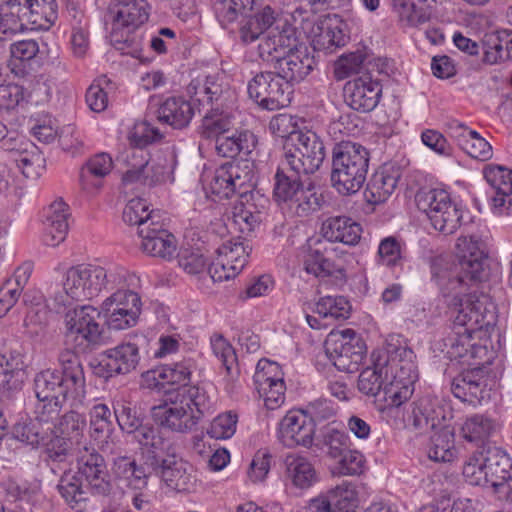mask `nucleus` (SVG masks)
<instances>
[{"label": "nucleus", "instance_id": "6e6d98bb", "mask_svg": "<svg viewBox=\"0 0 512 512\" xmlns=\"http://www.w3.org/2000/svg\"><path fill=\"white\" fill-rule=\"evenodd\" d=\"M111 411L105 404H97L91 410L90 428L91 435L95 440L102 444L106 440L118 441L115 437H111ZM101 449V445H99Z\"/></svg>", "mask_w": 512, "mask_h": 512}, {"label": "nucleus", "instance_id": "393cba45", "mask_svg": "<svg viewBox=\"0 0 512 512\" xmlns=\"http://www.w3.org/2000/svg\"><path fill=\"white\" fill-rule=\"evenodd\" d=\"M456 248L461 272L466 273L471 280L480 279L486 258L484 244L474 236H461Z\"/></svg>", "mask_w": 512, "mask_h": 512}, {"label": "nucleus", "instance_id": "6ab92c4d", "mask_svg": "<svg viewBox=\"0 0 512 512\" xmlns=\"http://www.w3.org/2000/svg\"><path fill=\"white\" fill-rule=\"evenodd\" d=\"M315 61L308 48L297 44L289 53L277 60L273 67L281 78L290 85L300 82L312 71Z\"/></svg>", "mask_w": 512, "mask_h": 512}, {"label": "nucleus", "instance_id": "338daca9", "mask_svg": "<svg viewBox=\"0 0 512 512\" xmlns=\"http://www.w3.org/2000/svg\"><path fill=\"white\" fill-rule=\"evenodd\" d=\"M319 206L320 201L317 194L312 189H304L301 186L297 196L292 199L287 208L298 216H305L316 211Z\"/></svg>", "mask_w": 512, "mask_h": 512}, {"label": "nucleus", "instance_id": "37998d69", "mask_svg": "<svg viewBox=\"0 0 512 512\" xmlns=\"http://www.w3.org/2000/svg\"><path fill=\"white\" fill-rule=\"evenodd\" d=\"M490 444L479 446L464 461L462 475L467 483L474 486H487L486 466L490 453Z\"/></svg>", "mask_w": 512, "mask_h": 512}, {"label": "nucleus", "instance_id": "4d7b16f0", "mask_svg": "<svg viewBox=\"0 0 512 512\" xmlns=\"http://www.w3.org/2000/svg\"><path fill=\"white\" fill-rule=\"evenodd\" d=\"M248 246L241 241L229 240L217 250L224 263L230 264L231 274H238L247 263L249 257Z\"/></svg>", "mask_w": 512, "mask_h": 512}, {"label": "nucleus", "instance_id": "b1692460", "mask_svg": "<svg viewBox=\"0 0 512 512\" xmlns=\"http://www.w3.org/2000/svg\"><path fill=\"white\" fill-rule=\"evenodd\" d=\"M484 177L490 186L495 190L492 196V206L495 212L502 213L512 205V170L501 165H487L484 170Z\"/></svg>", "mask_w": 512, "mask_h": 512}, {"label": "nucleus", "instance_id": "f704fd0d", "mask_svg": "<svg viewBox=\"0 0 512 512\" xmlns=\"http://www.w3.org/2000/svg\"><path fill=\"white\" fill-rule=\"evenodd\" d=\"M399 173L392 167L383 166L371 177L365 190L366 200L371 204L385 202L395 191Z\"/></svg>", "mask_w": 512, "mask_h": 512}, {"label": "nucleus", "instance_id": "5fc2aeb1", "mask_svg": "<svg viewBox=\"0 0 512 512\" xmlns=\"http://www.w3.org/2000/svg\"><path fill=\"white\" fill-rule=\"evenodd\" d=\"M125 283L123 284V286ZM119 288L112 293L109 297H107L101 304V311H109V309H119L129 310L134 312L142 311V302L138 293L129 290L122 289V285L118 286Z\"/></svg>", "mask_w": 512, "mask_h": 512}, {"label": "nucleus", "instance_id": "423d86ee", "mask_svg": "<svg viewBox=\"0 0 512 512\" xmlns=\"http://www.w3.org/2000/svg\"><path fill=\"white\" fill-rule=\"evenodd\" d=\"M454 328L476 332L479 338L487 337L496 323V307L486 295L467 294L448 301Z\"/></svg>", "mask_w": 512, "mask_h": 512}, {"label": "nucleus", "instance_id": "f257e3e1", "mask_svg": "<svg viewBox=\"0 0 512 512\" xmlns=\"http://www.w3.org/2000/svg\"><path fill=\"white\" fill-rule=\"evenodd\" d=\"M127 276L128 272L123 267L106 269L93 264L72 266L64 273L62 290L54 294L53 301L58 308H62L73 301L92 300L104 290L126 283Z\"/></svg>", "mask_w": 512, "mask_h": 512}, {"label": "nucleus", "instance_id": "dca6fc26", "mask_svg": "<svg viewBox=\"0 0 512 512\" xmlns=\"http://www.w3.org/2000/svg\"><path fill=\"white\" fill-rule=\"evenodd\" d=\"M512 464L508 455L500 448L491 445L486 466L487 486L502 500L512 501Z\"/></svg>", "mask_w": 512, "mask_h": 512}, {"label": "nucleus", "instance_id": "a211bd4d", "mask_svg": "<svg viewBox=\"0 0 512 512\" xmlns=\"http://www.w3.org/2000/svg\"><path fill=\"white\" fill-rule=\"evenodd\" d=\"M381 92V85L367 75L348 81L344 87L347 104L360 112L372 111L379 102Z\"/></svg>", "mask_w": 512, "mask_h": 512}, {"label": "nucleus", "instance_id": "603ef678", "mask_svg": "<svg viewBox=\"0 0 512 512\" xmlns=\"http://www.w3.org/2000/svg\"><path fill=\"white\" fill-rule=\"evenodd\" d=\"M434 276L437 279V283L441 288V291L445 297L455 296L463 297L464 292L468 289L467 279L471 280L466 273L461 275L459 272L452 270H437V266H434Z\"/></svg>", "mask_w": 512, "mask_h": 512}, {"label": "nucleus", "instance_id": "473e14b6", "mask_svg": "<svg viewBox=\"0 0 512 512\" xmlns=\"http://www.w3.org/2000/svg\"><path fill=\"white\" fill-rule=\"evenodd\" d=\"M112 167V158L106 153L91 157L80 170L82 189L90 194L97 192L102 187V179L111 172Z\"/></svg>", "mask_w": 512, "mask_h": 512}, {"label": "nucleus", "instance_id": "2f4dec72", "mask_svg": "<svg viewBox=\"0 0 512 512\" xmlns=\"http://www.w3.org/2000/svg\"><path fill=\"white\" fill-rule=\"evenodd\" d=\"M319 30L313 41L318 50L333 53L337 48L345 46L349 40L346 24L337 15L325 19Z\"/></svg>", "mask_w": 512, "mask_h": 512}, {"label": "nucleus", "instance_id": "0eeeda50", "mask_svg": "<svg viewBox=\"0 0 512 512\" xmlns=\"http://www.w3.org/2000/svg\"><path fill=\"white\" fill-rule=\"evenodd\" d=\"M101 451L106 455L113 456L112 474L115 480L123 486L135 490H142L147 487L149 479L154 475L158 462L153 454L141 456L137 461L135 458L124 455V449L120 441L106 440L101 444Z\"/></svg>", "mask_w": 512, "mask_h": 512}, {"label": "nucleus", "instance_id": "c03bdc74", "mask_svg": "<svg viewBox=\"0 0 512 512\" xmlns=\"http://www.w3.org/2000/svg\"><path fill=\"white\" fill-rule=\"evenodd\" d=\"M234 126V116L228 109L212 106L202 120L201 133L205 138L216 139L229 134Z\"/></svg>", "mask_w": 512, "mask_h": 512}, {"label": "nucleus", "instance_id": "3c124183", "mask_svg": "<svg viewBox=\"0 0 512 512\" xmlns=\"http://www.w3.org/2000/svg\"><path fill=\"white\" fill-rule=\"evenodd\" d=\"M329 501V511L332 506L343 512H353L358 505V492L355 485L350 482H342L328 491L327 495H321Z\"/></svg>", "mask_w": 512, "mask_h": 512}, {"label": "nucleus", "instance_id": "8fccbe9b", "mask_svg": "<svg viewBox=\"0 0 512 512\" xmlns=\"http://www.w3.org/2000/svg\"><path fill=\"white\" fill-rule=\"evenodd\" d=\"M429 458L436 462H450L456 457L454 434L449 427H440L432 437Z\"/></svg>", "mask_w": 512, "mask_h": 512}, {"label": "nucleus", "instance_id": "9d476101", "mask_svg": "<svg viewBox=\"0 0 512 512\" xmlns=\"http://www.w3.org/2000/svg\"><path fill=\"white\" fill-rule=\"evenodd\" d=\"M129 168L123 175V182H139L153 187L172 179V164L163 156L146 159L143 150H132L128 160Z\"/></svg>", "mask_w": 512, "mask_h": 512}, {"label": "nucleus", "instance_id": "e433bc0d", "mask_svg": "<svg viewBox=\"0 0 512 512\" xmlns=\"http://www.w3.org/2000/svg\"><path fill=\"white\" fill-rule=\"evenodd\" d=\"M67 205L62 200L54 201L46 211L45 243L57 246L64 241L68 232Z\"/></svg>", "mask_w": 512, "mask_h": 512}, {"label": "nucleus", "instance_id": "49530a36", "mask_svg": "<svg viewBox=\"0 0 512 512\" xmlns=\"http://www.w3.org/2000/svg\"><path fill=\"white\" fill-rule=\"evenodd\" d=\"M160 218L159 211L150 210L149 204L142 198L129 200L123 211V220L129 225H137L138 231L145 226H153Z\"/></svg>", "mask_w": 512, "mask_h": 512}, {"label": "nucleus", "instance_id": "4c0bfd02", "mask_svg": "<svg viewBox=\"0 0 512 512\" xmlns=\"http://www.w3.org/2000/svg\"><path fill=\"white\" fill-rule=\"evenodd\" d=\"M194 115V110L189 101L181 97L166 99L157 110V118L173 128L186 127Z\"/></svg>", "mask_w": 512, "mask_h": 512}, {"label": "nucleus", "instance_id": "9b49d317", "mask_svg": "<svg viewBox=\"0 0 512 512\" xmlns=\"http://www.w3.org/2000/svg\"><path fill=\"white\" fill-rule=\"evenodd\" d=\"M248 94L259 106L277 110L289 105L290 85L274 71L256 74L248 84Z\"/></svg>", "mask_w": 512, "mask_h": 512}, {"label": "nucleus", "instance_id": "f3484780", "mask_svg": "<svg viewBox=\"0 0 512 512\" xmlns=\"http://www.w3.org/2000/svg\"><path fill=\"white\" fill-rule=\"evenodd\" d=\"M314 434V420L304 411H289L280 422L279 438L287 447H308Z\"/></svg>", "mask_w": 512, "mask_h": 512}, {"label": "nucleus", "instance_id": "5701e85b", "mask_svg": "<svg viewBox=\"0 0 512 512\" xmlns=\"http://www.w3.org/2000/svg\"><path fill=\"white\" fill-rule=\"evenodd\" d=\"M451 390L463 402L480 403L487 395V377L481 368L463 371L453 379Z\"/></svg>", "mask_w": 512, "mask_h": 512}, {"label": "nucleus", "instance_id": "680f3d73", "mask_svg": "<svg viewBox=\"0 0 512 512\" xmlns=\"http://www.w3.org/2000/svg\"><path fill=\"white\" fill-rule=\"evenodd\" d=\"M493 422L483 415H474L468 418L462 426L463 437L470 441H481L490 436L493 431Z\"/></svg>", "mask_w": 512, "mask_h": 512}, {"label": "nucleus", "instance_id": "13d9d810", "mask_svg": "<svg viewBox=\"0 0 512 512\" xmlns=\"http://www.w3.org/2000/svg\"><path fill=\"white\" fill-rule=\"evenodd\" d=\"M133 434L134 439L141 446L142 457L151 453L155 455L156 459L161 458L159 453L163 450L164 439L157 428L149 425H142Z\"/></svg>", "mask_w": 512, "mask_h": 512}, {"label": "nucleus", "instance_id": "c756f323", "mask_svg": "<svg viewBox=\"0 0 512 512\" xmlns=\"http://www.w3.org/2000/svg\"><path fill=\"white\" fill-rule=\"evenodd\" d=\"M397 369L393 379L389 380L388 385L384 386V401L388 407H399L412 395L409 384L416 378L414 365L411 362L402 365L399 361Z\"/></svg>", "mask_w": 512, "mask_h": 512}, {"label": "nucleus", "instance_id": "a18cd8bd", "mask_svg": "<svg viewBox=\"0 0 512 512\" xmlns=\"http://www.w3.org/2000/svg\"><path fill=\"white\" fill-rule=\"evenodd\" d=\"M481 340L476 332L465 331V329L454 328L453 334L448 338V353L452 358H463L470 355L471 358H477L483 347L475 340Z\"/></svg>", "mask_w": 512, "mask_h": 512}, {"label": "nucleus", "instance_id": "412c9836", "mask_svg": "<svg viewBox=\"0 0 512 512\" xmlns=\"http://www.w3.org/2000/svg\"><path fill=\"white\" fill-rule=\"evenodd\" d=\"M87 486L98 495H107L111 490L108 471L102 455L96 451H88L79 459L78 471Z\"/></svg>", "mask_w": 512, "mask_h": 512}, {"label": "nucleus", "instance_id": "1a4fd4ad", "mask_svg": "<svg viewBox=\"0 0 512 512\" xmlns=\"http://www.w3.org/2000/svg\"><path fill=\"white\" fill-rule=\"evenodd\" d=\"M324 348L332 364L347 373L357 371L366 354L364 341L352 329L330 332Z\"/></svg>", "mask_w": 512, "mask_h": 512}, {"label": "nucleus", "instance_id": "7ed1b4c3", "mask_svg": "<svg viewBox=\"0 0 512 512\" xmlns=\"http://www.w3.org/2000/svg\"><path fill=\"white\" fill-rule=\"evenodd\" d=\"M255 186V165L249 159H237L218 167L209 183L208 190L211 194L221 199H228L234 194H239L240 199L234 208H242L245 212L260 214L263 212L256 204L258 193L253 192Z\"/></svg>", "mask_w": 512, "mask_h": 512}, {"label": "nucleus", "instance_id": "6e6552de", "mask_svg": "<svg viewBox=\"0 0 512 512\" xmlns=\"http://www.w3.org/2000/svg\"><path fill=\"white\" fill-rule=\"evenodd\" d=\"M284 165L296 175L315 173L325 158V148L318 135L312 131L293 134L283 144Z\"/></svg>", "mask_w": 512, "mask_h": 512}, {"label": "nucleus", "instance_id": "39448f33", "mask_svg": "<svg viewBox=\"0 0 512 512\" xmlns=\"http://www.w3.org/2000/svg\"><path fill=\"white\" fill-rule=\"evenodd\" d=\"M370 155L361 144L341 141L333 148L331 182L343 195L358 192L366 181Z\"/></svg>", "mask_w": 512, "mask_h": 512}, {"label": "nucleus", "instance_id": "bb28decb", "mask_svg": "<svg viewBox=\"0 0 512 512\" xmlns=\"http://www.w3.org/2000/svg\"><path fill=\"white\" fill-rule=\"evenodd\" d=\"M445 417L437 400L423 397L412 404L408 423L420 433L442 427Z\"/></svg>", "mask_w": 512, "mask_h": 512}, {"label": "nucleus", "instance_id": "cd10ccee", "mask_svg": "<svg viewBox=\"0 0 512 512\" xmlns=\"http://www.w3.org/2000/svg\"><path fill=\"white\" fill-rule=\"evenodd\" d=\"M399 362L394 360L390 363L385 357H379L374 361L373 366L365 368L358 377V389L367 396H376L384 386L388 385L389 373L393 375V370L398 368Z\"/></svg>", "mask_w": 512, "mask_h": 512}, {"label": "nucleus", "instance_id": "4be33fe9", "mask_svg": "<svg viewBox=\"0 0 512 512\" xmlns=\"http://www.w3.org/2000/svg\"><path fill=\"white\" fill-rule=\"evenodd\" d=\"M7 157L21 169L27 178H37L45 170L46 159L39 148L30 142L4 143Z\"/></svg>", "mask_w": 512, "mask_h": 512}, {"label": "nucleus", "instance_id": "4468645a", "mask_svg": "<svg viewBox=\"0 0 512 512\" xmlns=\"http://www.w3.org/2000/svg\"><path fill=\"white\" fill-rule=\"evenodd\" d=\"M147 342L144 335L135 334L116 347L106 350L103 353V366L109 376L134 371L140 362V350Z\"/></svg>", "mask_w": 512, "mask_h": 512}, {"label": "nucleus", "instance_id": "58836bf2", "mask_svg": "<svg viewBox=\"0 0 512 512\" xmlns=\"http://www.w3.org/2000/svg\"><path fill=\"white\" fill-rule=\"evenodd\" d=\"M330 244L325 240H317L313 246H310L305 257V270L316 277H328L339 269L328 257L330 253Z\"/></svg>", "mask_w": 512, "mask_h": 512}, {"label": "nucleus", "instance_id": "0e129e2a", "mask_svg": "<svg viewBox=\"0 0 512 512\" xmlns=\"http://www.w3.org/2000/svg\"><path fill=\"white\" fill-rule=\"evenodd\" d=\"M214 354L221 360L230 376L238 374V363L235 350L222 335H215L211 340Z\"/></svg>", "mask_w": 512, "mask_h": 512}, {"label": "nucleus", "instance_id": "a19ab883", "mask_svg": "<svg viewBox=\"0 0 512 512\" xmlns=\"http://www.w3.org/2000/svg\"><path fill=\"white\" fill-rule=\"evenodd\" d=\"M158 467L154 474L159 476L168 487L178 491L188 489L191 482V475L187 472V464L175 458L157 459Z\"/></svg>", "mask_w": 512, "mask_h": 512}, {"label": "nucleus", "instance_id": "de8ad7c7", "mask_svg": "<svg viewBox=\"0 0 512 512\" xmlns=\"http://www.w3.org/2000/svg\"><path fill=\"white\" fill-rule=\"evenodd\" d=\"M286 171H289V169L287 165L282 163L275 175L273 197L276 202L283 203L288 207L292 199L297 196L302 183L300 181L301 175L292 172L291 175H288Z\"/></svg>", "mask_w": 512, "mask_h": 512}, {"label": "nucleus", "instance_id": "864d4df0", "mask_svg": "<svg viewBox=\"0 0 512 512\" xmlns=\"http://www.w3.org/2000/svg\"><path fill=\"white\" fill-rule=\"evenodd\" d=\"M49 430L51 426L44 427L36 418L26 419L14 425L13 435L21 442L38 446L48 438Z\"/></svg>", "mask_w": 512, "mask_h": 512}, {"label": "nucleus", "instance_id": "79ce46f5", "mask_svg": "<svg viewBox=\"0 0 512 512\" xmlns=\"http://www.w3.org/2000/svg\"><path fill=\"white\" fill-rule=\"evenodd\" d=\"M256 142L255 136L249 131L224 134L215 139V150L222 157H234L239 153L250 154Z\"/></svg>", "mask_w": 512, "mask_h": 512}, {"label": "nucleus", "instance_id": "2eb2a0df", "mask_svg": "<svg viewBox=\"0 0 512 512\" xmlns=\"http://www.w3.org/2000/svg\"><path fill=\"white\" fill-rule=\"evenodd\" d=\"M297 44L295 29L286 22L277 24L259 39L258 56L263 61L274 64Z\"/></svg>", "mask_w": 512, "mask_h": 512}, {"label": "nucleus", "instance_id": "20e7f679", "mask_svg": "<svg viewBox=\"0 0 512 512\" xmlns=\"http://www.w3.org/2000/svg\"><path fill=\"white\" fill-rule=\"evenodd\" d=\"M209 397L197 386L183 385L170 403L152 408L154 420L174 432L187 433L198 424L210 408Z\"/></svg>", "mask_w": 512, "mask_h": 512}, {"label": "nucleus", "instance_id": "c85d7f7f", "mask_svg": "<svg viewBox=\"0 0 512 512\" xmlns=\"http://www.w3.org/2000/svg\"><path fill=\"white\" fill-rule=\"evenodd\" d=\"M361 233V225L347 216L329 217L321 227L323 240L329 244L340 242L350 246L356 245L361 238Z\"/></svg>", "mask_w": 512, "mask_h": 512}, {"label": "nucleus", "instance_id": "bf43d9fd", "mask_svg": "<svg viewBox=\"0 0 512 512\" xmlns=\"http://www.w3.org/2000/svg\"><path fill=\"white\" fill-rule=\"evenodd\" d=\"M264 376L262 373H255V382L259 385V390L264 393L265 406L273 410L284 402L285 384L283 379H274L267 382L268 379Z\"/></svg>", "mask_w": 512, "mask_h": 512}, {"label": "nucleus", "instance_id": "052dcab7", "mask_svg": "<svg viewBox=\"0 0 512 512\" xmlns=\"http://www.w3.org/2000/svg\"><path fill=\"white\" fill-rule=\"evenodd\" d=\"M85 427V418L75 411H69L51 426L49 432L59 433L72 440H77L83 434Z\"/></svg>", "mask_w": 512, "mask_h": 512}, {"label": "nucleus", "instance_id": "f8f14e48", "mask_svg": "<svg viewBox=\"0 0 512 512\" xmlns=\"http://www.w3.org/2000/svg\"><path fill=\"white\" fill-rule=\"evenodd\" d=\"M101 309L84 305L69 310L65 315L66 343L75 342L79 338L90 344L102 342V329L97 319L100 317Z\"/></svg>", "mask_w": 512, "mask_h": 512}, {"label": "nucleus", "instance_id": "f03ea898", "mask_svg": "<svg viewBox=\"0 0 512 512\" xmlns=\"http://www.w3.org/2000/svg\"><path fill=\"white\" fill-rule=\"evenodd\" d=\"M61 370L47 368L36 373L34 392L39 401L72 400L81 403L86 394L84 369L80 357L66 348L58 356Z\"/></svg>", "mask_w": 512, "mask_h": 512}, {"label": "nucleus", "instance_id": "aec40b11", "mask_svg": "<svg viewBox=\"0 0 512 512\" xmlns=\"http://www.w3.org/2000/svg\"><path fill=\"white\" fill-rule=\"evenodd\" d=\"M138 235L141 238L140 249L145 254L167 261L173 259L177 250L176 239L160 221L151 227L141 228Z\"/></svg>", "mask_w": 512, "mask_h": 512}, {"label": "nucleus", "instance_id": "ddd939ff", "mask_svg": "<svg viewBox=\"0 0 512 512\" xmlns=\"http://www.w3.org/2000/svg\"><path fill=\"white\" fill-rule=\"evenodd\" d=\"M31 0H6L0 6V40H11L17 34L26 29L23 19L29 17L33 24L42 28H49L44 17H41L33 9Z\"/></svg>", "mask_w": 512, "mask_h": 512}, {"label": "nucleus", "instance_id": "ea45409f", "mask_svg": "<svg viewBox=\"0 0 512 512\" xmlns=\"http://www.w3.org/2000/svg\"><path fill=\"white\" fill-rule=\"evenodd\" d=\"M280 24L275 11L270 6H265L261 11L250 16L240 28L241 40L248 44L259 40L275 25Z\"/></svg>", "mask_w": 512, "mask_h": 512}, {"label": "nucleus", "instance_id": "69168bd1", "mask_svg": "<svg viewBox=\"0 0 512 512\" xmlns=\"http://www.w3.org/2000/svg\"><path fill=\"white\" fill-rule=\"evenodd\" d=\"M207 97V100L213 105L220 102L222 106L224 102L232 98V91L229 85L224 81V77L208 76L201 90Z\"/></svg>", "mask_w": 512, "mask_h": 512}, {"label": "nucleus", "instance_id": "09e8293b", "mask_svg": "<svg viewBox=\"0 0 512 512\" xmlns=\"http://www.w3.org/2000/svg\"><path fill=\"white\" fill-rule=\"evenodd\" d=\"M444 203L445 205H442L440 209L432 213L428 219L436 230L449 235L460 227L462 212L451 201L450 196L445 199Z\"/></svg>", "mask_w": 512, "mask_h": 512}, {"label": "nucleus", "instance_id": "a878e982", "mask_svg": "<svg viewBox=\"0 0 512 512\" xmlns=\"http://www.w3.org/2000/svg\"><path fill=\"white\" fill-rule=\"evenodd\" d=\"M113 18L112 40L120 42L117 30H134L144 24L149 17V4L146 0H119Z\"/></svg>", "mask_w": 512, "mask_h": 512}, {"label": "nucleus", "instance_id": "c9c22d12", "mask_svg": "<svg viewBox=\"0 0 512 512\" xmlns=\"http://www.w3.org/2000/svg\"><path fill=\"white\" fill-rule=\"evenodd\" d=\"M285 477L294 487L307 489L318 480L313 464L305 457L290 454L284 460Z\"/></svg>", "mask_w": 512, "mask_h": 512}, {"label": "nucleus", "instance_id": "e2e57ef3", "mask_svg": "<svg viewBox=\"0 0 512 512\" xmlns=\"http://www.w3.org/2000/svg\"><path fill=\"white\" fill-rule=\"evenodd\" d=\"M449 194L441 189H420L415 195V202L419 210L423 211L427 217L445 205V199Z\"/></svg>", "mask_w": 512, "mask_h": 512}, {"label": "nucleus", "instance_id": "72a5a7b5", "mask_svg": "<svg viewBox=\"0 0 512 512\" xmlns=\"http://www.w3.org/2000/svg\"><path fill=\"white\" fill-rule=\"evenodd\" d=\"M452 136L459 147L472 158L487 161L493 156L491 144L476 131L468 129L462 123L451 126Z\"/></svg>", "mask_w": 512, "mask_h": 512}, {"label": "nucleus", "instance_id": "7c9ffc66", "mask_svg": "<svg viewBox=\"0 0 512 512\" xmlns=\"http://www.w3.org/2000/svg\"><path fill=\"white\" fill-rule=\"evenodd\" d=\"M57 489L66 504L77 512L86 509L89 500L88 486L84 485L83 479L75 471H66L61 476Z\"/></svg>", "mask_w": 512, "mask_h": 512}, {"label": "nucleus", "instance_id": "774afa93", "mask_svg": "<svg viewBox=\"0 0 512 512\" xmlns=\"http://www.w3.org/2000/svg\"><path fill=\"white\" fill-rule=\"evenodd\" d=\"M179 266L187 273L196 275L202 273L207 261L199 249L182 248L178 254Z\"/></svg>", "mask_w": 512, "mask_h": 512}]
</instances>
